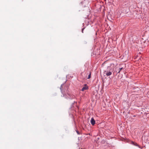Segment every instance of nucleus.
Segmentation results:
<instances>
[{"label":"nucleus","instance_id":"obj_6","mask_svg":"<svg viewBox=\"0 0 149 149\" xmlns=\"http://www.w3.org/2000/svg\"><path fill=\"white\" fill-rule=\"evenodd\" d=\"M91 73H90V74H89V75H88L87 79H90L91 78Z\"/></svg>","mask_w":149,"mask_h":149},{"label":"nucleus","instance_id":"obj_2","mask_svg":"<svg viewBox=\"0 0 149 149\" xmlns=\"http://www.w3.org/2000/svg\"><path fill=\"white\" fill-rule=\"evenodd\" d=\"M88 89V87L87 86L86 84H85V86L82 88L81 91H84L85 90H87Z\"/></svg>","mask_w":149,"mask_h":149},{"label":"nucleus","instance_id":"obj_3","mask_svg":"<svg viewBox=\"0 0 149 149\" xmlns=\"http://www.w3.org/2000/svg\"><path fill=\"white\" fill-rule=\"evenodd\" d=\"M91 124L93 125L95 124V121L94 119L93 118H91Z\"/></svg>","mask_w":149,"mask_h":149},{"label":"nucleus","instance_id":"obj_7","mask_svg":"<svg viewBox=\"0 0 149 149\" xmlns=\"http://www.w3.org/2000/svg\"><path fill=\"white\" fill-rule=\"evenodd\" d=\"M63 85V84H62V85H61V87H60V89H61V88H62V86Z\"/></svg>","mask_w":149,"mask_h":149},{"label":"nucleus","instance_id":"obj_1","mask_svg":"<svg viewBox=\"0 0 149 149\" xmlns=\"http://www.w3.org/2000/svg\"><path fill=\"white\" fill-rule=\"evenodd\" d=\"M112 70L110 69V67L108 66L107 70L104 72V74L107 76L111 75L112 74Z\"/></svg>","mask_w":149,"mask_h":149},{"label":"nucleus","instance_id":"obj_10","mask_svg":"<svg viewBox=\"0 0 149 149\" xmlns=\"http://www.w3.org/2000/svg\"><path fill=\"white\" fill-rule=\"evenodd\" d=\"M66 98H70V97H66Z\"/></svg>","mask_w":149,"mask_h":149},{"label":"nucleus","instance_id":"obj_4","mask_svg":"<svg viewBox=\"0 0 149 149\" xmlns=\"http://www.w3.org/2000/svg\"><path fill=\"white\" fill-rule=\"evenodd\" d=\"M132 144L135 146H138L139 148H140V147L138 144H137V143H134V142L132 141Z\"/></svg>","mask_w":149,"mask_h":149},{"label":"nucleus","instance_id":"obj_11","mask_svg":"<svg viewBox=\"0 0 149 149\" xmlns=\"http://www.w3.org/2000/svg\"><path fill=\"white\" fill-rule=\"evenodd\" d=\"M68 95L70 96V95L69 94H68Z\"/></svg>","mask_w":149,"mask_h":149},{"label":"nucleus","instance_id":"obj_5","mask_svg":"<svg viewBox=\"0 0 149 149\" xmlns=\"http://www.w3.org/2000/svg\"><path fill=\"white\" fill-rule=\"evenodd\" d=\"M123 69V68H120L119 69V70H118V73H119L120 71H121V70H122V69Z\"/></svg>","mask_w":149,"mask_h":149},{"label":"nucleus","instance_id":"obj_9","mask_svg":"<svg viewBox=\"0 0 149 149\" xmlns=\"http://www.w3.org/2000/svg\"><path fill=\"white\" fill-rule=\"evenodd\" d=\"M76 132H77V134H79V132L78 131H77Z\"/></svg>","mask_w":149,"mask_h":149},{"label":"nucleus","instance_id":"obj_8","mask_svg":"<svg viewBox=\"0 0 149 149\" xmlns=\"http://www.w3.org/2000/svg\"><path fill=\"white\" fill-rule=\"evenodd\" d=\"M84 29H82V32L83 33V30H84Z\"/></svg>","mask_w":149,"mask_h":149}]
</instances>
